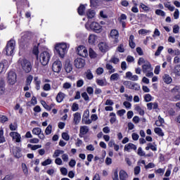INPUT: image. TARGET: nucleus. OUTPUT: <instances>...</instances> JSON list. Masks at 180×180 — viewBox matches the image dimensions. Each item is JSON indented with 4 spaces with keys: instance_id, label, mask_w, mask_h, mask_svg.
Returning <instances> with one entry per match:
<instances>
[{
    "instance_id": "1",
    "label": "nucleus",
    "mask_w": 180,
    "mask_h": 180,
    "mask_svg": "<svg viewBox=\"0 0 180 180\" xmlns=\"http://www.w3.org/2000/svg\"><path fill=\"white\" fill-rule=\"evenodd\" d=\"M51 58V53L49 51H42L39 56L37 60H39L41 65H47Z\"/></svg>"
},
{
    "instance_id": "2",
    "label": "nucleus",
    "mask_w": 180,
    "mask_h": 180,
    "mask_svg": "<svg viewBox=\"0 0 180 180\" xmlns=\"http://www.w3.org/2000/svg\"><path fill=\"white\" fill-rule=\"evenodd\" d=\"M55 51L56 54H58L60 58H64L65 53H67V44H65V43L57 44L55 46Z\"/></svg>"
},
{
    "instance_id": "3",
    "label": "nucleus",
    "mask_w": 180,
    "mask_h": 180,
    "mask_svg": "<svg viewBox=\"0 0 180 180\" xmlns=\"http://www.w3.org/2000/svg\"><path fill=\"white\" fill-rule=\"evenodd\" d=\"M85 27L86 30H93L96 33H101L102 32V26L96 22H93L91 24H89V22H87L85 24Z\"/></svg>"
},
{
    "instance_id": "4",
    "label": "nucleus",
    "mask_w": 180,
    "mask_h": 180,
    "mask_svg": "<svg viewBox=\"0 0 180 180\" xmlns=\"http://www.w3.org/2000/svg\"><path fill=\"white\" fill-rule=\"evenodd\" d=\"M18 64L20 65L25 71V72H30L32 71V63L30 62L25 58H20L18 60Z\"/></svg>"
},
{
    "instance_id": "5",
    "label": "nucleus",
    "mask_w": 180,
    "mask_h": 180,
    "mask_svg": "<svg viewBox=\"0 0 180 180\" xmlns=\"http://www.w3.org/2000/svg\"><path fill=\"white\" fill-rule=\"evenodd\" d=\"M16 46V41L13 39H11L7 42L5 48L6 56H12L15 51V46Z\"/></svg>"
},
{
    "instance_id": "6",
    "label": "nucleus",
    "mask_w": 180,
    "mask_h": 180,
    "mask_svg": "<svg viewBox=\"0 0 180 180\" xmlns=\"http://www.w3.org/2000/svg\"><path fill=\"white\" fill-rule=\"evenodd\" d=\"M16 73L13 70H11L8 73L7 81L10 85H15L16 84Z\"/></svg>"
},
{
    "instance_id": "7",
    "label": "nucleus",
    "mask_w": 180,
    "mask_h": 180,
    "mask_svg": "<svg viewBox=\"0 0 180 180\" xmlns=\"http://www.w3.org/2000/svg\"><path fill=\"white\" fill-rule=\"evenodd\" d=\"M63 68V63L60 60H56L52 65V70L53 72L58 74Z\"/></svg>"
},
{
    "instance_id": "8",
    "label": "nucleus",
    "mask_w": 180,
    "mask_h": 180,
    "mask_svg": "<svg viewBox=\"0 0 180 180\" xmlns=\"http://www.w3.org/2000/svg\"><path fill=\"white\" fill-rule=\"evenodd\" d=\"M77 53L80 57H88V50L82 45H80L77 49Z\"/></svg>"
},
{
    "instance_id": "9",
    "label": "nucleus",
    "mask_w": 180,
    "mask_h": 180,
    "mask_svg": "<svg viewBox=\"0 0 180 180\" xmlns=\"http://www.w3.org/2000/svg\"><path fill=\"white\" fill-rule=\"evenodd\" d=\"M110 37L114 43H119V31L117 30H112L110 32Z\"/></svg>"
},
{
    "instance_id": "10",
    "label": "nucleus",
    "mask_w": 180,
    "mask_h": 180,
    "mask_svg": "<svg viewBox=\"0 0 180 180\" xmlns=\"http://www.w3.org/2000/svg\"><path fill=\"white\" fill-rule=\"evenodd\" d=\"M76 68H84L85 67V60L82 58H77L74 61Z\"/></svg>"
},
{
    "instance_id": "11",
    "label": "nucleus",
    "mask_w": 180,
    "mask_h": 180,
    "mask_svg": "<svg viewBox=\"0 0 180 180\" xmlns=\"http://www.w3.org/2000/svg\"><path fill=\"white\" fill-rule=\"evenodd\" d=\"M9 68V62L6 60H3L0 62V74L6 71Z\"/></svg>"
},
{
    "instance_id": "12",
    "label": "nucleus",
    "mask_w": 180,
    "mask_h": 180,
    "mask_svg": "<svg viewBox=\"0 0 180 180\" xmlns=\"http://www.w3.org/2000/svg\"><path fill=\"white\" fill-rule=\"evenodd\" d=\"M82 122H84V124H91L92 123V120H89V110L84 111Z\"/></svg>"
},
{
    "instance_id": "13",
    "label": "nucleus",
    "mask_w": 180,
    "mask_h": 180,
    "mask_svg": "<svg viewBox=\"0 0 180 180\" xmlns=\"http://www.w3.org/2000/svg\"><path fill=\"white\" fill-rule=\"evenodd\" d=\"M30 35V33L29 32H25V34L22 35L21 40L20 41V46H25L26 43L29 42V36Z\"/></svg>"
},
{
    "instance_id": "14",
    "label": "nucleus",
    "mask_w": 180,
    "mask_h": 180,
    "mask_svg": "<svg viewBox=\"0 0 180 180\" xmlns=\"http://www.w3.org/2000/svg\"><path fill=\"white\" fill-rule=\"evenodd\" d=\"M142 71L143 73L148 72L149 71H153L151 63H150V62L148 61H146V63H145V64L142 65Z\"/></svg>"
},
{
    "instance_id": "15",
    "label": "nucleus",
    "mask_w": 180,
    "mask_h": 180,
    "mask_svg": "<svg viewBox=\"0 0 180 180\" xmlns=\"http://www.w3.org/2000/svg\"><path fill=\"white\" fill-rule=\"evenodd\" d=\"M131 150L136 151L137 150V146L132 143H127L124 146V150L130 153Z\"/></svg>"
},
{
    "instance_id": "16",
    "label": "nucleus",
    "mask_w": 180,
    "mask_h": 180,
    "mask_svg": "<svg viewBox=\"0 0 180 180\" xmlns=\"http://www.w3.org/2000/svg\"><path fill=\"white\" fill-rule=\"evenodd\" d=\"M11 137H12L13 140H15L16 143H20V134L18 132H11L10 133Z\"/></svg>"
},
{
    "instance_id": "17",
    "label": "nucleus",
    "mask_w": 180,
    "mask_h": 180,
    "mask_svg": "<svg viewBox=\"0 0 180 180\" xmlns=\"http://www.w3.org/2000/svg\"><path fill=\"white\" fill-rule=\"evenodd\" d=\"M89 131V128L86 126H81L79 129V137H82L83 136H85L86 133Z\"/></svg>"
},
{
    "instance_id": "18",
    "label": "nucleus",
    "mask_w": 180,
    "mask_h": 180,
    "mask_svg": "<svg viewBox=\"0 0 180 180\" xmlns=\"http://www.w3.org/2000/svg\"><path fill=\"white\" fill-rule=\"evenodd\" d=\"M73 122L75 124H79V122H81V113L77 112L73 114Z\"/></svg>"
},
{
    "instance_id": "19",
    "label": "nucleus",
    "mask_w": 180,
    "mask_h": 180,
    "mask_svg": "<svg viewBox=\"0 0 180 180\" xmlns=\"http://www.w3.org/2000/svg\"><path fill=\"white\" fill-rule=\"evenodd\" d=\"M64 98H65V94L60 91L56 96V101L58 102V103H61V102L64 101Z\"/></svg>"
},
{
    "instance_id": "20",
    "label": "nucleus",
    "mask_w": 180,
    "mask_h": 180,
    "mask_svg": "<svg viewBox=\"0 0 180 180\" xmlns=\"http://www.w3.org/2000/svg\"><path fill=\"white\" fill-rule=\"evenodd\" d=\"M162 79L165 84H171L172 82V77L169 75L165 74L162 76Z\"/></svg>"
},
{
    "instance_id": "21",
    "label": "nucleus",
    "mask_w": 180,
    "mask_h": 180,
    "mask_svg": "<svg viewBox=\"0 0 180 180\" xmlns=\"http://www.w3.org/2000/svg\"><path fill=\"white\" fill-rule=\"evenodd\" d=\"M65 70L68 74L72 72V65L69 62H66L65 65Z\"/></svg>"
},
{
    "instance_id": "22",
    "label": "nucleus",
    "mask_w": 180,
    "mask_h": 180,
    "mask_svg": "<svg viewBox=\"0 0 180 180\" xmlns=\"http://www.w3.org/2000/svg\"><path fill=\"white\" fill-rule=\"evenodd\" d=\"M95 15H96L95 11L91 10V9L87 10L86 16L88 19H92L95 18Z\"/></svg>"
},
{
    "instance_id": "23",
    "label": "nucleus",
    "mask_w": 180,
    "mask_h": 180,
    "mask_svg": "<svg viewBox=\"0 0 180 180\" xmlns=\"http://www.w3.org/2000/svg\"><path fill=\"white\" fill-rule=\"evenodd\" d=\"M105 68L108 70L110 74H113L116 71V70L113 68V66L110 63L105 64Z\"/></svg>"
},
{
    "instance_id": "24",
    "label": "nucleus",
    "mask_w": 180,
    "mask_h": 180,
    "mask_svg": "<svg viewBox=\"0 0 180 180\" xmlns=\"http://www.w3.org/2000/svg\"><path fill=\"white\" fill-rule=\"evenodd\" d=\"M98 39V37L95 34H90L89 37V43L90 44H94L95 41Z\"/></svg>"
},
{
    "instance_id": "25",
    "label": "nucleus",
    "mask_w": 180,
    "mask_h": 180,
    "mask_svg": "<svg viewBox=\"0 0 180 180\" xmlns=\"http://www.w3.org/2000/svg\"><path fill=\"white\" fill-rule=\"evenodd\" d=\"M98 48L101 50V51H102V53H105V51H106V50H108V46L106 45V44H105L103 42H101L98 44Z\"/></svg>"
},
{
    "instance_id": "26",
    "label": "nucleus",
    "mask_w": 180,
    "mask_h": 180,
    "mask_svg": "<svg viewBox=\"0 0 180 180\" xmlns=\"http://www.w3.org/2000/svg\"><path fill=\"white\" fill-rule=\"evenodd\" d=\"M127 173L124 170H120V180H126L128 178Z\"/></svg>"
},
{
    "instance_id": "27",
    "label": "nucleus",
    "mask_w": 180,
    "mask_h": 180,
    "mask_svg": "<svg viewBox=\"0 0 180 180\" xmlns=\"http://www.w3.org/2000/svg\"><path fill=\"white\" fill-rule=\"evenodd\" d=\"M77 12L79 15H80V16L84 15V14L85 13V6L82 4L80 5V6H79V8H77Z\"/></svg>"
},
{
    "instance_id": "28",
    "label": "nucleus",
    "mask_w": 180,
    "mask_h": 180,
    "mask_svg": "<svg viewBox=\"0 0 180 180\" xmlns=\"http://www.w3.org/2000/svg\"><path fill=\"white\" fill-rule=\"evenodd\" d=\"M34 81L35 82L36 89L39 91V89H40V84H41V82L40 81V79H39L38 77H35L34 78Z\"/></svg>"
},
{
    "instance_id": "29",
    "label": "nucleus",
    "mask_w": 180,
    "mask_h": 180,
    "mask_svg": "<svg viewBox=\"0 0 180 180\" xmlns=\"http://www.w3.org/2000/svg\"><path fill=\"white\" fill-rule=\"evenodd\" d=\"M61 154H64V150H56L53 155V158H58V157H60V155H61Z\"/></svg>"
},
{
    "instance_id": "30",
    "label": "nucleus",
    "mask_w": 180,
    "mask_h": 180,
    "mask_svg": "<svg viewBox=\"0 0 180 180\" xmlns=\"http://www.w3.org/2000/svg\"><path fill=\"white\" fill-rule=\"evenodd\" d=\"M119 78H120L119 73H114L110 76V81H119Z\"/></svg>"
},
{
    "instance_id": "31",
    "label": "nucleus",
    "mask_w": 180,
    "mask_h": 180,
    "mask_svg": "<svg viewBox=\"0 0 180 180\" xmlns=\"http://www.w3.org/2000/svg\"><path fill=\"white\" fill-rule=\"evenodd\" d=\"M13 153L15 158H20V157H22V154H20V150H19V149L18 148L13 149Z\"/></svg>"
},
{
    "instance_id": "32",
    "label": "nucleus",
    "mask_w": 180,
    "mask_h": 180,
    "mask_svg": "<svg viewBox=\"0 0 180 180\" xmlns=\"http://www.w3.org/2000/svg\"><path fill=\"white\" fill-rule=\"evenodd\" d=\"M173 72L175 74V75H177V77H180V65H176L174 67Z\"/></svg>"
},
{
    "instance_id": "33",
    "label": "nucleus",
    "mask_w": 180,
    "mask_h": 180,
    "mask_svg": "<svg viewBox=\"0 0 180 180\" xmlns=\"http://www.w3.org/2000/svg\"><path fill=\"white\" fill-rule=\"evenodd\" d=\"M154 131L156 134H158V136H160V137L164 136V132H162V129L160 127L155 128Z\"/></svg>"
},
{
    "instance_id": "34",
    "label": "nucleus",
    "mask_w": 180,
    "mask_h": 180,
    "mask_svg": "<svg viewBox=\"0 0 180 180\" xmlns=\"http://www.w3.org/2000/svg\"><path fill=\"white\" fill-rule=\"evenodd\" d=\"M96 82L99 86H106V80L97 79Z\"/></svg>"
},
{
    "instance_id": "35",
    "label": "nucleus",
    "mask_w": 180,
    "mask_h": 180,
    "mask_svg": "<svg viewBox=\"0 0 180 180\" xmlns=\"http://www.w3.org/2000/svg\"><path fill=\"white\" fill-rule=\"evenodd\" d=\"M135 110L139 113L141 116H144V110L141 109V107L139 105H136L135 106Z\"/></svg>"
},
{
    "instance_id": "36",
    "label": "nucleus",
    "mask_w": 180,
    "mask_h": 180,
    "mask_svg": "<svg viewBox=\"0 0 180 180\" xmlns=\"http://www.w3.org/2000/svg\"><path fill=\"white\" fill-rule=\"evenodd\" d=\"M52 130H53V126L51 124H49L45 129V134H46V136L51 134Z\"/></svg>"
},
{
    "instance_id": "37",
    "label": "nucleus",
    "mask_w": 180,
    "mask_h": 180,
    "mask_svg": "<svg viewBox=\"0 0 180 180\" xmlns=\"http://www.w3.org/2000/svg\"><path fill=\"white\" fill-rule=\"evenodd\" d=\"M27 147L31 148L32 150H39V148H41V145H32V144H28Z\"/></svg>"
},
{
    "instance_id": "38",
    "label": "nucleus",
    "mask_w": 180,
    "mask_h": 180,
    "mask_svg": "<svg viewBox=\"0 0 180 180\" xmlns=\"http://www.w3.org/2000/svg\"><path fill=\"white\" fill-rule=\"evenodd\" d=\"M110 116H112V117L110 120V122L111 124H113L116 122V114L115 112H110Z\"/></svg>"
},
{
    "instance_id": "39",
    "label": "nucleus",
    "mask_w": 180,
    "mask_h": 180,
    "mask_svg": "<svg viewBox=\"0 0 180 180\" xmlns=\"http://www.w3.org/2000/svg\"><path fill=\"white\" fill-rule=\"evenodd\" d=\"M41 133V129L39 127H35L32 129V134H34L35 136H39Z\"/></svg>"
},
{
    "instance_id": "40",
    "label": "nucleus",
    "mask_w": 180,
    "mask_h": 180,
    "mask_svg": "<svg viewBox=\"0 0 180 180\" xmlns=\"http://www.w3.org/2000/svg\"><path fill=\"white\" fill-rule=\"evenodd\" d=\"M41 103L42 106L44 108V109H46V110H51V105H47L46 101H41Z\"/></svg>"
},
{
    "instance_id": "41",
    "label": "nucleus",
    "mask_w": 180,
    "mask_h": 180,
    "mask_svg": "<svg viewBox=\"0 0 180 180\" xmlns=\"http://www.w3.org/2000/svg\"><path fill=\"white\" fill-rule=\"evenodd\" d=\"M86 77L87 79H93L94 75L92 74V72L91 71V70H88L86 72Z\"/></svg>"
},
{
    "instance_id": "42",
    "label": "nucleus",
    "mask_w": 180,
    "mask_h": 180,
    "mask_svg": "<svg viewBox=\"0 0 180 180\" xmlns=\"http://www.w3.org/2000/svg\"><path fill=\"white\" fill-rule=\"evenodd\" d=\"M91 6L96 8L99 5V0H90Z\"/></svg>"
},
{
    "instance_id": "43",
    "label": "nucleus",
    "mask_w": 180,
    "mask_h": 180,
    "mask_svg": "<svg viewBox=\"0 0 180 180\" xmlns=\"http://www.w3.org/2000/svg\"><path fill=\"white\" fill-rule=\"evenodd\" d=\"M22 169L25 175H27L29 174V170L27 169L26 164L22 163Z\"/></svg>"
},
{
    "instance_id": "44",
    "label": "nucleus",
    "mask_w": 180,
    "mask_h": 180,
    "mask_svg": "<svg viewBox=\"0 0 180 180\" xmlns=\"http://www.w3.org/2000/svg\"><path fill=\"white\" fill-rule=\"evenodd\" d=\"M165 7L167 8L169 11H171V12H173V11L175 9V7L171 5L169 2L165 3Z\"/></svg>"
},
{
    "instance_id": "45",
    "label": "nucleus",
    "mask_w": 180,
    "mask_h": 180,
    "mask_svg": "<svg viewBox=\"0 0 180 180\" xmlns=\"http://www.w3.org/2000/svg\"><path fill=\"white\" fill-rule=\"evenodd\" d=\"M89 54L91 58H96V53L94 52V49L90 48L89 50Z\"/></svg>"
},
{
    "instance_id": "46",
    "label": "nucleus",
    "mask_w": 180,
    "mask_h": 180,
    "mask_svg": "<svg viewBox=\"0 0 180 180\" xmlns=\"http://www.w3.org/2000/svg\"><path fill=\"white\" fill-rule=\"evenodd\" d=\"M123 85H124L129 89H131V86L133 85V83L130 81H124L123 82Z\"/></svg>"
},
{
    "instance_id": "47",
    "label": "nucleus",
    "mask_w": 180,
    "mask_h": 180,
    "mask_svg": "<svg viewBox=\"0 0 180 180\" xmlns=\"http://www.w3.org/2000/svg\"><path fill=\"white\" fill-rule=\"evenodd\" d=\"M138 155L140 157H144L146 156V152L143 150V148L141 147L138 148V152H137Z\"/></svg>"
},
{
    "instance_id": "48",
    "label": "nucleus",
    "mask_w": 180,
    "mask_h": 180,
    "mask_svg": "<svg viewBox=\"0 0 180 180\" xmlns=\"http://www.w3.org/2000/svg\"><path fill=\"white\" fill-rule=\"evenodd\" d=\"M144 101L145 102H151L153 101V96L150 94H146L144 96Z\"/></svg>"
},
{
    "instance_id": "49",
    "label": "nucleus",
    "mask_w": 180,
    "mask_h": 180,
    "mask_svg": "<svg viewBox=\"0 0 180 180\" xmlns=\"http://www.w3.org/2000/svg\"><path fill=\"white\" fill-rule=\"evenodd\" d=\"M155 13L158 16H162L163 18L165 17V12L164 11H162V10L157 9L155 11Z\"/></svg>"
},
{
    "instance_id": "50",
    "label": "nucleus",
    "mask_w": 180,
    "mask_h": 180,
    "mask_svg": "<svg viewBox=\"0 0 180 180\" xmlns=\"http://www.w3.org/2000/svg\"><path fill=\"white\" fill-rule=\"evenodd\" d=\"M172 94H180V86L177 85L175 86L172 89Z\"/></svg>"
},
{
    "instance_id": "51",
    "label": "nucleus",
    "mask_w": 180,
    "mask_h": 180,
    "mask_svg": "<svg viewBox=\"0 0 180 180\" xmlns=\"http://www.w3.org/2000/svg\"><path fill=\"white\" fill-rule=\"evenodd\" d=\"M162 50H164V46H158L156 52L155 53V56L156 57H158V56H160V54H161V51H162Z\"/></svg>"
},
{
    "instance_id": "52",
    "label": "nucleus",
    "mask_w": 180,
    "mask_h": 180,
    "mask_svg": "<svg viewBox=\"0 0 180 180\" xmlns=\"http://www.w3.org/2000/svg\"><path fill=\"white\" fill-rule=\"evenodd\" d=\"M131 89H134V91H140V85L137 83H132Z\"/></svg>"
},
{
    "instance_id": "53",
    "label": "nucleus",
    "mask_w": 180,
    "mask_h": 180,
    "mask_svg": "<svg viewBox=\"0 0 180 180\" xmlns=\"http://www.w3.org/2000/svg\"><path fill=\"white\" fill-rule=\"evenodd\" d=\"M139 34H147V33H151V31L146 29H141L139 30Z\"/></svg>"
},
{
    "instance_id": "54",
    "label": "nucleus",
    "mask_w": 180,
    "mask_h": 180,
    "mask_svg": "<svg viewBox=\"0 0 180 180\" xmlns=\"http://www.w3.org/2000/svg\"><path fill=\"white\" fill-rule=\"evenodd\" d=\"M79 109V105L77 103H74L72 105V112H77Z\"/></svg>"
},
{
    "instance_id": "55",
    "label": "nucleus",
    "mask_w": 180,
    "mask_h": 180,
    "mask_svg": "<svg viewBox=\"0 0 180 180\" xmlns=\"http://www.w3.org/2000/svg\"><path fill=\"white\" fill-rule=\"evenodd\" d=\"M13 179V174H8L5 177H1L0 180H12Z\"/></svg>"
},
{
    "instance_id": "56",
    "label": "nucleus",
    "mask_w": 180,
    "mask_h": 180,
    "mask_svg": "<svg viewBox=\"0 0 180 180\" xmlns=\"http://www.w3.org/2000/svg\"><path fill=\"white\" fill-rule=\"evenodd\" d=\"M62 139L65 140V141H68V140H70V135H68V133L63 132L62 133Z\"/></svg>"
},
{
    "instance_id": "57",
    "label": "nucleus",
    "mask_w": 180,
    "mask_h": 180,
    "mask_svg": "<svg viewBox=\"0 0 180 180\" xmlns=\"http://www.w3.org/2000/svg\"><path fill=\"white\" fill-rule=\"evenodd\" d=\"M52 160L51 159H47L45 161L41 162V165H43V167H46L47 165H50V164H51Z\"/></svg>"
},
{
    "instance_id": "58",
    "label": "nucleus",
    "mask_w": 180,
    "mask_h": 180,
    "mask_svg": "<svg viewBox=\"0 0 180 180\" xmlns=\"http://www.w3.org/2000/svg\"><path fill=\"white\" fill-rule=\"evenodd\" d=\"M5 143V137L4 136V129L0 130V143Z\"/></svg>"
},
{
    "instance_id": "59",
    "label": "nucleus",
    "mask_w": 180,
    "mask_h": 180,
    "mask_svg": "<svg viewBox=\"0 0 180 180\" xmlns=\"http://www.w3.org/2000/svg\"><path fill=\"white\" fill-rule=\"evenodd\" d=\"M105 70H103V68H98L96 70V73L97 74V75H102V74H103V72Z\"/></svg>"
},
{
    "instance_id": "60",
    "label": "nucleus",
    "mask_w": 180,
    "mask_h": 180,
    "mask_svg": "<svg viewBox=\"0 0 180 180\" xmlns=\"http://www.w3.org/2000/svg\"><path fill=\"white\" fill-rule=\"evenodd\" d=\"M124 98H126L127 102H132L133 101V96L128 94H124Z\"/></svg>"
},
{
    "instance_id": "61",
    "label": "nucleus",
    "mask_w": 180,
    "mask_h": 180,
    "mask_svg": "<svg viewBox=\"0 0 180 180\" xmlns=\"http://www.w3.org/2000/svg\"><path fill=\"white\" fill-rule=\"evenodd\" d=\"M120 61V60H119V58H116V57L111 58V59L110 60V62L112 63L113 64H117V63H119Z\"/></svg>"
},
{
    "instance_id": "62",
    "label": "nucleus",
    "mask_w": 180,
    "mask_h": 180,
    "mask_svg": "<svg viewBox=\"0 0 180 180\" xmlns=\"http://www.w3.org/2000/svg\"><path fill=\"white\" fill-rule=\"evenodd\" d=\"M117 51H119V53H124V46L122 44H121L117 48Z\"/></svg>"
},
{
    "instance_id": "63",
    "label": "nucleus",
    "mask_w": 180,
    "mask_h": 180,
    "mask_svg": "<svg viewBox=\"0 0 180 180\" xmlns=\"http://www.w3.org/2000/svg\"><path fill=\"white\" fill-rule=\"evenodd\" d=\"M112 179L113 180H119V174L117 172V169H115L114 171L113 175H112Z\"/></svg>"
},
{
    "instance_id": "64",
    "label": "nucleus",
    "mask_w": 180,
    "mask_h": 180,
    "mask_svg": "<svg viewBox=\"0 0 180 180\" xmlns=\"http://www.w3.org/2000/svg\"><path fill=\"white\" fill-rule=\"evenodd\" d=\"M71 86H72V84L70 82H65L63 85V88L64 89H70V88H71Z\"/></svg>"
}]
</instances>
